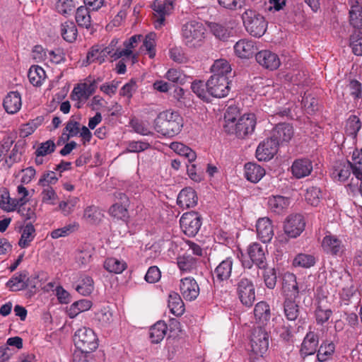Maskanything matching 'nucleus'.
Segmentation results:
<instances>
[{
    "label": "nucleus",
    "mask_w": 362,
    "mask_h": 362,
    "mask_svg": "<svg viewBox=\"0 0 362 362\" xmlns=\"http://www.w3.org/2000/svg\"><path fill=\"white\" fill-rule=\"evenodd\" d=\"M206 88L209 97L224 98L228 95L230 90L228 78L211 76L206 81Z\"/></svg>",
    "instance_id": "9d476101"
},
{
    "label": "nucleus",
    "mask_w": 362,
    "mask_h": 362,
    "mask_svg": "<svg viewBox=\"0 0 362 362\" xmlns=\"http://www.w3.org/2000/svg\"><path fill=\"white\" fill-rule=\"evenodd\" d=\"M97 319L101 327H108L114 320L112 310L109 307H104L97 313Z\"/></svg>",
    "instance_id": "13d9d810"
},
{
    "label": "nucleus",
    "mask_w": 362,
    "mask_h": 362,
    "mask_svg": "<svg viewBox=\"0 0 362 362\" xmlns=\"http://www.w3.org/2000/svg\"><path fill=\"white\" fill-rule=\"evenodd\" d=\"M238 112L235 107H229L224 115V131L238 139H245L252 134L255 129L257 119L254 114H244L237 119Z\"/></svg>",
    "instance_id": "f257e3e1"
},
{
    "label": "nucleus",
    "mask_w": 362,
    "mask_h": 362,
    "mask_svg": "<svg viewBox=\"0 0 362 362\" xmlns=\"http://www.w3.org/2000/svg\"><path fill=\"white\" fill-rule=\"evenodd\" d=\"M76 291L82 296L90 295L94 290V281L90 276L81 275L75 286Z\"/></svg>",
    "instance_id": "72a5a7b5"
},
{
    "label": "nucleus",
    "mask_w": 362,
    "mask_h": 362,
    "mask_svg": "<svg viewBox=\"0 0 362 362\" xmlns=\"http://www.w3.org/2000/svg\"><path fill=\"white\" fill-rule=\"evenodd\" d=\"M83 87V85L78 84L77 86L74 87L71 95V100H77L76 105L78 108L81 107L82 102L86 101L89 98Z\"/></svg>",
    "instance_id": "69168bd1"
},
{
    "label": "nucleus",
    "mask_w": 362,
    "mask_h": 362,
    "mask_svg": "<svg viewBox=\"0 0 362 362\" xmlns=\"http://www.w3.org/2000/svg\"><path fill=\"white\" fill-rule=\"evenodd\" d=\"M254 327H266L271 317L269 305L264 301L257 303L254 308Z\"/></svg>",
    "instance_id": "b1692460"
},
{
    "label": "nucleus",
    "mask_w": 362,
    "mask_h": 362,
    "mask_svg": "<svg viewBox=\"0 0 362 362\" xmlns=\"http://www.w3.org/2000/svg\"><path fill=\"white\" fill-rule=\"evenodd\" d=\"M295 299L287 297L284 303V313L288 320H295L299 315V306Z\"/></svg>",
    "instance_id": "49530a36"
},
{
    "label": "nucleus",
    "mask_w": 362,
    "mask_h": 362,
    "mask_svg": "<svg viewBox=\"0 0 362 362\" xmlns=\"http://www.w3.org/2000/svg\"><path fill=\"white\" fill-rule=\"evenodd\" d=\"M75 19L78 26L88 28L90 26L91 18L88 8L81 6L76 11Z\"/></svg>",
    "instance_id": "09e8293b"
},
{
    "label": "nucleus",
    "mask_w": 362,
    "mask_h": 362,
    "mask_svg": "<svg viewBox=\"0 0 362 362\" xmlns=\"http://www.w3.org/2000/svg\"><path fill=\"white\" fill-rule=\"evenodd\" d=\"M322 247L325 252L335 256L341 255L345 250L341 240L331 235L323 238Z\"/></svg>",
    "instance_id": "4be33fe9"
},
{
    "label": "nucleus",
    "mask_w": 362,
    "mask_h": 362,
    "mask_svg": "<svg viewBox=\"0 0 362 362\" xmlns=\"http://www.w3.org/2000/svg\"><path fill=\"white\" fill-rule=\"evenodd\" d=\"M101 213L98 207L90 206L86 209L84 217L92 223H96L100 220Z\"/></svg>",
    "instance_id": "774afa93"
},
{
    "label": "nucleus",
    "mask_w": 362,
    "mask_h": 362,
    "mask_svg": "<svg viewBox=\"0 0 362 362\" xmlns=\"http://www.w3.org/2000/svg\"><path fill=\"white\" fill-rule=\"evenodd\" d=\"M205 28L203 24L197 21H191L182 25L181 35L185 45L194 47L204 38Z\"/></svg>",
    "instance_id": "423d86ee"
},
{
    "label": "nucleus",
    "mask_w": 362,
    "mask_h": 362,
    "mask_svg": "<svg viewBox=\"0 0 362 362\" xmlns=\"http://www.w3.org/2000/svg\"><path fill=\"white\" fill-rule=\"evenodd\" d=\"M243 25L247 32L255 37H262L267 29L265 18L255 10H246L242 14Z\"/></svg>",
    "instance_id": "39448f33"
},
{
    "label": "nucleus",
    "mask_w": 362,
    "mask_h": 362,
    "mask_svg": "<svg viewBox=\"0 0 362 362\" xmlns=\"http://www.w3.org/2000/svg\"><path fill=\"white\" fill-rule=\"evenodd\" d=\"M255 58L259 65L271 71L277 69L281 64L279 56L270 50L264 49L257 52Z\"/></svg>",
    "instance_id": "6ab92c4d"
},
{
    "label": "nucleus",
    "mask_w": 362,
    "mask_h": 362,
    "mask_svg": "<svg viewBox=\"0 0 362 362\" xmlns=\"http://www.w3.org/2000/svg\"><path fill=\"white\" fill-rule=\"evenodd\" d=\"M165 78L173 83L182 85L186 82L187 77L180 69H170L165 74Z\"/></svg>",
    "instance_id": "bf43d9fd"
},
{
    "label": "nucleus",
    "mask_w": 362,
    "mask_h": 362,
    "mask_svg": "<svg viewBox=\"0 0 362 362\" xmlns=\"http://www.w3.org/2000/svg\"><path fill=\"white\" fill-rule=\"evenodd\" d=\"M42 122L41 118H36L21 126L20 129V136L21 137H27L31 135Z\"/></svg>",
    "instance_id": "680f3d73"
},
{
    "label": "nucleus",
    "mask_w": 362,
    "mask_h": 362,
    "mask_svg": "<svg viewBox=\"0 0 362 362\" xmlns=\"http://www.w3.org/2000/svg\"><path fill=\"white\" fill-rule=\"evenodd\" d=\"M168 305L170 313L177 317L182 315L185 313L184 302L180 296L176 292H171L169 294Z\"/></svg>",
    "instance_id": "2f4dec72"
},
{
    "label": "nucleus",
    "mask_w": 362,
    "mask_h": 362,
    "mask_svg": "<svg viewBox=\"0 0 362 362\" xmlns=\"http://www.w3.org/2000/svg\"><path fill=\"white\" fill-rule=\"evenodd\" d=\"M351 172L354 174V167L351 161L339 163L337 164L332 172V176L340 182L346 181L350 176Z\"/></svg>",
    "instance_id": "473e14b6"
},
{
    "label": "nucleus",
    "mask_w": 362,
    "mask_h": 362,
    "mask_svg": "<svg viewBox=\"0 0 362 362\" xmlns=\"http://www.w3.org/2000/svg\"><path fill=\"white\" fill-rule=\"evenodd\" d=\"M110 56L105 52V49L100 45H95L91 47L87 54V59L90 63L95 62L98 64L103 63L106 58Z\"/></svg>",
    "instance_id": "de8ad7c7"
},
{
    "label": "nucleus",
    "mask_w": 362,
    "mask_h": 362,
    "mask_svg": "<svg viewBox=\"0 0 362 362\" xmlns=\"http://www.w3.org/2000/svg\"><path fill=\"white\" fill-rule=\"evenodd\" d=\"M279 145L271 138L261 142L256 150V158L260 161L272 159L277 152Z\"/></svg>",
    "instance_id": "a211bd4d"
},
{
    "label": "nucleus",
    "mask_w": 362,
    "mask_h": 362,
    "mask_svg": "<svg viewBox=\"0 0 362 362\" xmlns=\"http://www.w3.org/2000/svg\"><path fill=\"white\" fill-rule=\"evenodd\" d=\"M313 163L308 158L296 159L291 167L294 177L301 179L310 175L313 171Z\"/></svg>",
    "instance_id": "aec40b11"
},
{
    "label": "nucleus",
    "mask_w": 362,
    "mask_h": 362,
    "mask_svg": "<svg viewBox=\"0 0 362 362\" xmlns=\"http://www.w3.org/2000/svg\"><path fill=\"white\" fill-rule=\"evenodd\" d=\"M317 358L320 362L329 360L335 351V345L332 341H323L317 350Z\"/></svg>",
    "instance_id": "a19ab883"
},
{
    "label": "nucleus",
    "mask_w": 362,
    "mask_h": 362,
    "mask_svg": "<svg viewBox=\"0 0 362 362\" xmlns=\"http://www.w3.org/2000/svg\"><path fill=\"white\" fill-rule=\"evenodd\" d=\"M180 224L186 235L194 237L197 234L201 228V216L195 211L186 212L181 216Z\"/></svg>",
    "instance_id": "1a4fd4ad"
},
{
    "label": "nucleus",
    "mask_w": 362,
    "mask_h": 362,
    "mask_svg": "<svg viewBox=\"0 0 362 362\" xmlns=\"http://www.w3.org/2000/svg\"><path fill=\"white\" fill-rule=\"evenodd\" d=\"M265 251L266 248L258 243H252L247 247L250 259L257 269H265L267 266Z\"/></svg>",
    "instance_id": "f3484780"
},
{
    "label": "nucleus",
    "mask_w": 362,
    "mask_h": 362,
    "mask_svg": "<svg viewBox=\"0 0 362 362\" xmlns=\"http://www.w3.org/2000/svg\"><path fill=\"white\" fill-rule=\"evenodd\" d=\"M305 221L300 214L290 215L284 223V230L285 233L292 238L299 236L304 230Z\"/></svg>",
    "instance_id": "9b49d317"
},
{
    "label": "nucleus",
    "mask_w": 362,
    "mask_h": 362,
    "mask_svg": "<svg viewBox=\"0 0 362 362\" xmlns=\"http://www.w3.org/2000/svg\"><path fill=\"white\" fill-rule=\"evenodd\" d=\"M351 160V163L354 167V175L356 179H360V177H362V148L360 150L355 149L353 151Z\"/></svg>",
    "instance_id": "864d4df0"
},
{
    "label": "nucleus",
    "mask_w": 362,
    "mask_h": 362,
    "mask_svg": "<svg viewBox=\"0 0 362 362\" xmlns=\"http://www.w3.org/2000/svg\"><path fill=\"white\" fill-rule=\"evenodd\" d=\"M321 196V190L319 187H310L306 190L305 199L309 204L317 206L320 202Z\"/></svg>",
    "instance_id": "e2e57ef3"
},
{
    "label": "nucleus",
    "mask_w": 362,
    "mask_h": 362,
    "mask_svg": "<svg viewBox=\"0 0 362 362\" xmlns=\"http://www.w3.org/2000/svg\"><path fill=\"white\" fill-rule=\"evenodd\" d=\"M209 28L211 33L216 36V37L220 40H225L230 35V30L221 24L211 23L209 24Z\"/></svg>",
    "instance_id": "4d7b16f0"
},
{
    "label": "nucleus",
    "mask_w": 362,
    "mask_h": 362,
    "mask_svg": "<svg viewBox=\"0 0 362 362\" xmlns=\"http://www.w3.org/2000/svg\"><path fill=\"white\" fill-rule=\"evenodd\" d=\"M233 259L231 257L222 260L213 272V281L215 288H223L231 276Z\"/></svg>",
    "instance_id": "0eeeda50"
},
{
    "label": "nucleus",
    "mask_w": 362,
    "mask_h": 362,
    "mask_svg": "<svg viewBox=\"0 0 362 362\" xmlns=\"http://www.w3.org/2000/svg\"><path fill=\"white\" fill-rule=\"evenodd\" d=\"M93 252V247L89 243H83L80 245L75 251V258L76 261L86 264L89 262Z\"/></svg>",
    "instance_id": "58836bf2"
},
{
    "label": "nucleus",
    "mask_w": 362,
    "mask_h": 362,
    "mask_svg": "<svg viewBox=\"0 0 362 362\" xmlns=\"http://www.w3.org/2000/svg\"><path fill=\"white\" fill-rule=\"evenodd\" d=\"M177 264L182 273H191L197 267V260L191 255H183L177 257Z\"/></svg>",
    "instance_id": "4c0bfd02"
},
{
    "label": "nucleus",
    "mask_w": 362,
    "mask_h": 362,
    "mask_svg": "<svg viewBox=\"0 0 362 362\" xmlns=\"http://www.w3.org/2000/svg\"><path fill=\"white\" fill-rule=\"evenodd\" d=\"M141 35H134L125 40L123 43L124 47V49H121L117 53H115V57L116 59H120L121 57H125L129 59L132 64L138 62V53H134L133 49L137 47L139 42L142 39Z\"/></svg>",
    "instance_id": "ddd939ff"
},
{
    "label": "nucleus",
    "mask_w": 362,
    "mask_h": 362,
    "mask_svg": "<svg viewBox=\"0 0 362 362\" xmlns=\"http://www.w3.org/2000/svg\"><path fill=\"white\" fill-rule=\"evenodd\" d=\"M168 327L164 321H158L151 327L149 330V338L151 343L158 344L166 334Z\"/></svg>",
    "instance_id": "f704fd0d"
},
{
    "label": "nucleus",
    "mask_w": 362,
    "mask_h": 362,
    "mask_svg": "<svg viewBox=\"0 0 362 362\" xmlns=\"http://www.w3.org/2000/svg\"><path fill=\"white\" fill-rule=\"evenodd\" d=\"M265 175V170L259 165L247 163L245 165V175L251 182H258Z\"/></svg>",
    "instance_id": "7c9ffc66"
},
{
    "label": "nucleus",
    "mask_w": 362,
    "mask_h": 362,
    "mask_svg": "<svg viewBox=\"0 0 362 362\" xmlns=\"http://www.w3.org/2000/svg\"><path fill=\"white\" fill-rule=\"evenodd\" d=\"M170 148L180 156L186 158L189 163L195 160L197 158L196 153L189 147L180 142H172Z\"/></svg>",
    "instance_id": "37998d69"
},
{
    "label": "nucleus",
    "mask_w": 362,
    "mask_h": 362,
    "mask_svg": "<svg viewBox=\"0 0 362 362\" xmlns=\"http://www.w3.org/2000/svg\"><path fill=\"white\" fill-rule=\"evenodd\" d=\"M212 75L218 78H228V75L231 72V67L228 62L223 59L216 60L211 68Z\"/></svg>",
    "instance_id": "e433bc0d"
},
{
    "label": "nucleus",
    "mask_w": 362,
    "mask_h": 362,
    "mask_svg": "<svg viewBox=\"0 0 362 362\" xmlns=\"http://www.w3.org/2000/svg\"><path fill=\"white\" fill-rule=\"evenodd\" d=\"M183 118L180 114L172 110L160 112L154 120L155 130L166 137L177 135L183 127Z\"/></svg>",
    "instance_id": "f03ea898"
},
{
    "label": "nucleus",
    "mask_w": 362,
    "mask_h": 362,
    "mask_svg": "<svg viewBox=\"0 0 362 362\" xmlns=\"http://www.w3.org/2000/svg\"><path fill=\"white\" fill-rule=\"evenodd\" d=\"M197 196L195 190L191 187H185L182 189L177 199V205L182 209H188L194 207L197 204Z\"/></svg>",
    "instance_id": "a878e982"
},
{
    "label": "nucleus",
    "mask_w": 362,
    "mask_h": 362,
    "mask_svg": "<svg viewBox=\"0 0 362 362\" xmlns=\"http://www.w3.org/2000/svg\"><path fill=\"white\" fill-rule=\"evenodd\" d=\"M28 77L30 83L35 86L40 87L46 78L45 70L38 65H33L29 69Z\"/></svg>",
    "instance_id": "c9c22d12"
},
{
    "label": "nucleus",
    "mask_w": 362,
    "mask_h": 362,
    "mask_svg": "<svg viewBox=\"0 0 362 362\" xmlns=\"http://www.w3.org/2000/svg\"><path fill=\"white\" fill-rule=\"evenodd\" d=\"M127 206V204L116 203L111 206L109 213L114 218L123 220L128 217Z\"/></svg>",
    "instance_id": "0e129e2a"
},
{
    "label": "nucleus",
    "mask_w": 362,
    "mask_h": 362,
    "mask_svg": "<svg viewBox=\"0 0 362 362\" xmlns=\"http://www.w3.org/2000/svg\"><path fill=\"white\" fill-rule=\"evenodd\" d=\"M294 135V129L289 123H279L272 130L270 137L279 146L288 143Z\"/></svg>",
    "instance_id": "f8f14e48"
},
{
    "label": "nucleus",
    "mask_w": 362,
    "mask_h": 362,
    "mask_svg": "<svg viewBox=\"0 0 362 362\" xmlns=\"http://www.w3.org/2000/svg\"><path fill=\"white\" fill-rule=\"evenodd\" d=\"M127 267L125 261L115 257L107 258L104 262V268L110 273L121 274Z\"/></svg>",
    "instance_id": "ea45409f"
},
{
    "label": "nucleus",
    "mask_w": 362,
    "mask_h": 362,
    "mask_svg": "<svg viewBox=\"0 0 362 362\" xmlns=\"http://www.w3.org/2000/svg\"><path fill=\"white\" fill-rule=\"evenodd\" d=\"M92 306V303L86 299H81L74 302L69 308V317L73 318L79 313L88 310Z\"/></svg>",
    "instance_id": "603ef678"
},
{
    "label": "nucleus",
    "mask_w": 362,
    "mask_h": 362,
    "mask_svg": "<svg viewBox=\"0 0 362 362\" xmlns=\"http://www.w3.org/2000/svg\"><path fill=\"white\" fill-rule=\"evenodd\" d=\"M145 48L146 51V54L148 55L149 58L153 59L156 56V41H155V34L149 33L146 35L145 38L143 40V45L141 47Z\"/></svg>",
    "instance_id": "052dcab7"
},
{
    "label": "nucleus",
    "mask_w": 362,
    "mask_h": 362,
    "mask_svg": "<svg viewBox=\"0 0 362 362\" xmlns=\"http://www.w3.org/2000/svg\"><path fill=\"white\" fill-rule=\"evenodd\" d=\"M332 315V310L319 304L315 311L316 322L318 325H323L327 322Z\"/></svg>",
    "instance_id": "6e6d98bb"
},
{
    "label": "nucleus",
    "mask_w": 362,
    "mask_h": 362,
    "mask_svg": "<svg viewBox=\"0 0 362 362\" xmlns=\"http://www.w3.org/2000/svg\"><path fill=\"white\" fill-rule=\"evenodd\" d=\"M256 230L258 238L264 243H269L274 234L272 222L267 217L260 218L257 220Z\"/></svg>",
    "instance_id": "412c9836"
},
{
    "label": "nucleus",
    "mask_w": 362,
    "mask_h": 362,
    "mask_svg": "<svg viewBox=\"0 0 362 362\" xmlns=\"http://www.w3.org/2000/svg\"><path fill=\"white\" fill-rule=\"evenodd\" d=\"M35 237V229L32 223H27L22 229L18 245L21 248L28 247Z\"/></svg>",
    "instance_id": "c03bdc74"
},
{
    "label": "nucleus",
    "mask_w": 362,
    "mask_h": 362,
    "mask_svg": "<svg viewBox=\"0 0 362 362\" xmlns=\"http://www.w3.org/2000/svg\"><path fill=\"white\" fill-rule=\"evenodd\" d=\"M282 291L286 298H296L298 296V286L296 276L293 273H286L283 277Z\"/></svg>",
    "instance_id": "393cba45"
},
{
    "label": "nucleus",
    "mask_w": 362,
    "mask_h": 362,
    "mask_svg": "<svg viewBox=\"0 0 362 362\" xmlns=\"http://www.w3.org/2000/svg\"><path fill=\"white\" fill-rule=\"evenodd\" d=\"M319 336L313 331L308 332L305 336L300 345V356L305 359L308 356L314 355L318 347Z\"/></svg>",
    "instance_id": "dca6fc26"
},
{
    "label": "nucleus",
    "mask_w": 362,
    "mask_h": 362,
    "mask_svg": "<svg viewBox=\"0 0 362 362\" xmlns=\"http://www.w3.org/2000/svg\"><path fill=\"white\" fill-rule=\"evenodd\" d=\"M26 278V272L17 273L7 281L6 286L12 291L23 290L28 286L25 282Z\"/></svg>",
    "instance_id": "79ce46f5"
},
{
    "label": "nucleus",
    "mask_w": 362,
    "mask_h": 362,
    "mask_svg": "<svg viewBox=\"0 0 362 362\" xmlns=\"http://www.w3.org/2000/svg\"><path fill=\"white\" fill-rule=\"evenodd\" d=\"M236 293L240 302L245 306H251L255 300V289L251 280L240 277L236 284Z\"/></svg>",
    "instance_id": "6e6552de"
},
{
    "label": "nucleus",
    "mask_w": 362,
    "mask_h": 362,
    "mask_svg": "<svg viewBox=\"0 0 362 362\" xmlns=\"http://www.w3.org/2000/svg\"><path fill=\"white\" fill-rule=\"evenodd\" d=\"M20 206V202L18 199H12L8 195H2L0 201V207L6 211H13L17 206Z\"/></svg>",
    "instance_id": "338daca9"
},
{
    "label": "nucleus",
    "mask_w": 362,
    "mask_h": 362,
    "mask_svg": "<svg viewBox=\"0 0 362 362\" xmlns=\"http://www.w3.org/2000/svg\"><path fill=\"white\" fill-rule=\"evenodd\" d=\"M290 203L291 201L288 197L281 195H273L269 197L268 199L269 209L276 214H284L287 211Z\"/></svg>",
    "instance_id": "cd10ccee"
},
{
    "label": "nucleus",
    "mask_w": 362,
    "mask_h": 362,
    "mask_svg": "<svg viewBox=\"0 0 362 362\" xmlns=\"http://www.w3.org/2000/svg\"><path fill=\"white\" fill-rule=\"evenodd\" d=\"M234 51L239 57L249 59L255 54L257 47L252 40L242 39L234 45Z\"/></svg>",
    "instance_id": "bb28decb"
},
{
    "label": "nucleus",
    "mask_w": 362,
    "mask_h": 362,
    "mask_svg": "<svg viewBox=\"0 0 362 362\" xmlns=\"http://www.w3.org/2000/svg\"><path fill=\"white\" fill-rule=\"evenodd\" d=\"M73 341L80 354H89L98 346V337L93 329L86 327L77 329L74 336Z\"/></svg>",
    "instance_id": "20e7f679"
},
{
    "label": "nucleus",
    "mask_w": 362,
    "mask_h": 362,
    "mask_svg": "<svg viewBox=\"0 0 362 362\" xmlns=\"http://www.w3.org/2000/svg\"><path fill=\"white\" fill-rule=\"evenodd\" d=\"M151 7L155 12L156 28H161L165 23V16L173 8V4L169 0H155Z\"/></svg>",
    "instance_id": "2eb2a0df"
},
{
    "label": "nucleus",
    "mask_w": 362,
    "mask_h": 362,
    "mask_svg": "<svg viewBox=\"0 0 362 362\" xmlns=\"http://www.w3.org/2000/svg\"><path fill=\"white\" fill-rule=\"evenodd\" d=\"M361 128V122L358 117L355 115H350L345 125V132L346 135L351 136L353 139H356Z\"/></svg>",
    "instance_id": "a18cd8bd"
},
{
    "label": "nucleus",
    "mask_w": 362,
    "mask_h": 362,
    "mask_svg": "<svg viewBox=\"0 0 362 362\" xmlns=\"http://www.w3.org/2000/svg\"><path fill=\"white\" fill-rule=\"evenodd\" d=\"M349 23L354 30H362V5L358 0H350L349 2Z\"/></svg>",
    "instance_id": "5701e85b"
},
{
    "label": "nucleus",
    "mask_w": 362,
    "mask_h": 362,
    "mask_svg": "<svg viewBox=\"0 0 362 362\" xmlns=\"http://www.w3.org/2000/svg\"><path fill=\"white\" fill-rule=\"evenodd\" d=\"M79 136L83 145L89 143L92 138V133L86 126H81L79 122L69 120V138Z\"/></svg>",
    "instance_id": "c756f323"
},
{
    "label": "nucleus",
    "mask_w": 362,
    "mask_h": 362,
    "mask_svg": "<svg viewBox=\"0 0 362 362\" xmlns=\"http://www.w3.org/2000/svg\"><path fill=\"white\" fill-rule=\"evenodd\" d=\"M3 105L8 114L18 112L22 105L21 94L18 91L9 92L4 100Z\"/></svg>",
    "instance_id": "c85d7f7f"
},
{
    "label": "nucleus",
    "mask_w": 362,
    "mask_h": 362,
    "mask_svg": "<svg viewBox=\"0 0 362 362\" xmlns=\"http://www.w3.org/2000/svg\"><path fill=\"white\" fill-rule=\"evenodd\" d=\"M180 291L185 300L193 301L199 296L200 288L197 281L189 276L180 279Z\"/></svg>",
    "instance_id": "4468645a"
},
{
    "label": "nucleus",
    "mask_w": 362,
    "mask_h": 362,
    "mask_svg": "<svg viewBox=\"0 0 362 362\" xmlns=\"http://www.w3.org/2000/svg\"><path fill=\"white\" fill-rule=\"evenodd\" d=\"M316 262L314 255L305 253L298 254L293 262L295 267H300L303 268H310L313 267Z\"/></svg>",
    "instance_id": "3c124183"
},
{
    "label": "nucleus",
    "mask_w": 362,
    "mask_h": 362,
    "mask_svg": "<svg viewBox=\"0 0 362 362\" xmlns=\"http://www.w3.org/2000/svg\"><path fill=\"white\" fill-rule=\"evenodd\" d=\"M349 47L356 56H362V31L354 30L349 37Z\"/></svg>",
    "instance_id": "8fccbe9b"
},
{
    "label": "nucleus",
    "mask_w": 362,
    "mask_h": 362,
    "mask_svg": "<svg viewBox=\"0 0 362 362\" xmlns=\"http://www.w3.org/2000/svg\"><path fill=\"white\" fill-rule=\"evenodd\" d=\"M250 360L257 362L269 349V334L266 327H254L250 338Z\"/></svg>",
    "instance_id": "7ed1b4c3"
},
{
    "label": "nucleus",
    "mask_w": 362,
    "mask_h": 362,
    "mask_svg": "<svg viewBox=\"0 0 362 362\" xmlns=\"http://www.w3.org/2000/svg\"><path fill=\"white\" fill-rule=\"evenodd\" d=\"M191 89L199 98L203 100H209V94L206 88V82L196 80L192 83Z\"/></svg>",
    "instance_id": "5fc2aeb1"
}]
</instances>
